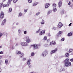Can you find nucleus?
Wrapping results in <instances>:
<instances>
[{
    "instance_id": "obj_1",
    "label": "nucleus",
    "mask_w": 73,
    "mask_h": 73,
    "mask_svg": "<svg viewBox=\"0 0 73 73\" xmlns=\"http://www.w3.org/2000/svg\"><path fill=\"white\" fill-rule=\"evenodd\" d=\"M66 66H69L71 65V62H69V60L68 58L66 59L64 61Z\"/></svg>"
},
{
    "instance_id": "obj_2",
    "label": "nucleus",
    "mask_w": 73,
    "mask_h": 73,
    "mask_svg": "<svg viewBox=\"0 0 73 73\" xmlns=\"http://www.w3.org/2000/svg\"><path fill=\"white\" fill-rule=\"evenodd\" d=\"M40 46V45L37 44H34L33 45V48L34 49H38Z\"/></svg>"
},
{
    "instance_id": "obj_3",
    "label": "nucleus",
    "mask_w": 73,
    "mask_h": 73,
    "mask_svg": "<svg viewBox=\"0 0 73 73\" xmlns=\"http://www.w3.org/2000/svg\"><path fill=\"white\" fill-rule=\"evenodd\" d=\"M48 51L47 50H45L42 54V56L43 57H45L46 56V54H48Z\"/></svg>"
},
{
    "instance_id": "obj_4",
    "label": "nucleus",
    "mask_w": 73,
    "mask_h": 73,
    "mask_svg": "<svg viewBox=\"0 0 73 73\" xmlns=\"http://www.w3.org/2000/svg\"><path fill=\"white\" fill-rule=\"evenodd\" d=\"M21 44L22 46H28V44H27V42H23L21 43Z\"/></svg>"
},
{
    "instance_id": "obj_5",
    "label": "nucleus",
    "mask_w": 73,
    "mask_h": 73,
    "mask_svg": "<svg viewBox=\"0 0 73 73\" xmlns=\"http://www.w3.org/2000/svg\"><path fill=\"white\" fill-rule=\"evenodd\" d=\"M57 48H56L54 50H53L51 51L50 52V54H53V53H54L55 52H57Z\"/></svg>"
},
{
    "instance_id": "obj_6",
    "label": "nucleus",
    "mask_w": 73,
    "mask_h": 73,
    "mask_svg": "<svg viewBox=\"0 0 73 73\" xmlns=\"http://www.w3.org/2000/svg\"><path fill=\"white\" fill-rule=\"evenodd\" d=\"M4 12L3 11H1V14L0 16V18L1 19H3V18L4 17Z\"/></svg>"
},
{
    "instance_id": "obj_7",
    "label": "nucleus",
    "mask_w": 73,
    "mask_h": 73,
    "mask_svg": "<svg viewBox=\"0 0 73 73\" xmlns=\"http://www.w3.org/2000/svg\"><path fill=\"white\" fill-rule=\"evenodd\" d=\"M6 21H7V20H6V19H4L2 22L1 25H4L5 24V23H6Z\"/></svg>"
},
{
    "instance_id": "obj_8",
    "label": "nucleus",
    "mask_w": 73,
    "mask_h": 73,
    "mask_svg": "<svg viewBox=\"0 0 73 73\" xmlns=\"http://www.w3.org/2000/svg\"><path fill=\"white\" fill-rule=\"evenodd\" d=\"M50 6V4L49 3H46L45 5V8H48Z\"/></svg>"
},
{
    "instance_id": "obj_9",
    "label": "nucleus",
    "mask_w": 73,
    "mask_h": 73,
    "mask_svg": "<svg viewBox=\"0 0 73 73\" xmlns=\"http://www.w3.org/2000/svg\"><path fill=\"white\" fill-rule=\"evenodd\" d=\"M63 26V25L61 23H59L58 25V27L59 28H61Z\"/></svg>"
},
{
    "instance_id": "obj_10",
    "label": "nucleus",
    "mask_w": 73,
    "mask_h": 73,
    "mask_svg": "<svg viewBox=\"0 0 73 73\" xmlns=\"http://www.w3.org/2000/svg\"><path fill=\"white\" fill-rule=\"evenodd\" d=\"M27 37L28 38H27L26 39V42L28 43H30V42H31V40L29 38V37L28 36H27Z\"/></svg>"
},
{
    "instance_id": "obj_11",
    "label": "nucleus",
    "mask_w": 73,
    "mask_h": 73,
    "mask_svg": "<svg viewBox=\"0 0 73 73\" xmlns=\"http://www.w3.org/2000/svg\"><path fill=\"white\" fill-rule=\"evenodd\" d=\"M45 34V31H41L40 33L39 34V35L40 36H42V35H43Z\"/></svg>"
},
{
    "instance_id": "obj_12",
    "label": "nucleus",
    "mask_w": 73,
    "mask_h": 73,
    "mask_svg": "<svg viewBox=\"0 0 73 73\" xmlns=\"http://www.w3.org/2000/svg\"><path fill=\"white\" fill-rule=\"evenodd\" d=\"M31 59H29L27 61V64H28V65H30L31 64Z\"/></svg>"
},
{
    "instance_id": "obj_13",
    "label": "nucleus",
    "mask_w": 73,
    "mask_h": 73,
    "mask_svg": "<svg viewBox=\"0 0 73 73\" xmlns=\"http://www.w3.org/2000/svg\"><path fill=\"white\" fill-rule=\"evenodd\" d=\"M61 5H62V2L60 1L58 3L59 7V8L60 7H61Z\"/></svg>"
},
{
    "instance_id": "obj_14",
    "label": "nucleus",
    "mask_w": 73,
    "mask_h": 73,
    "mask_svg": "<svg viewBox=\"0 0 73 73\" xmlns=\"http://www.w3.org/2000/svg\"><path fill=\"white\" fill-rule=\"evenodd\" d=\"M52 10H49L47 12V15H50V14L51 13H52Z\"/></svg>"
},
{
    "instance_id": "obj_15",
    "label": "nucleus",
    "mask_w": 73,
    "mask_h": 73,
    "mask_svg": "<svg viewBox=\"0 0 73 73\" xmlns=\"http://www.w3.org/2000/svg\"><path fill=\"white\" fill-rule=\"evenodd\" d=\"M52 11L54 12H55L57 11V9L56 7L53 8Z\"/></svg>"
},
{
    "instance_id": "obj_16",
    "label": "nucleus",
    "mask_w": 73,
    "mask_h": 73,
    "mask_svg": "<svg viewBox=\"0 0 73 73\" xmlns=\"http://www.w3.org/2000/svg\"><path fill=\"white\" fill-rule=\"evenodd\" d=\"M12 0H8V6H9L10 3H11V2H12Z\"/></svg>"
},
{
    "instance_id": "obj_17",
    "label": "nucleus",
    "mask_w": 73,
    "mask_h": 73,
    "mask_svg": "<svg viewBox=\"0 0 73 73\" xmlns=\"http://www.w3.org/2000/svg\"><path fill=\"white\" fill-rule=\"evenodd\" d=\"M38 4V3L37 2H35L34 3V4L33 5V7L34 6H36V5Z\"/></svg>"
},
{
    "instance_id": "obj_18",
    "label": "nucleus",
    "mask_w": 73,
    "mask_h": 73,
    "mask_svg": "<svg viewBox=\"0 0 73 73\" xmlns=\"http://www.w3.org/2000/svg\"><path fill=\"white\" fill-rule=\"evenodd\" d=\"M5 64L6 65H7L8 64V60L7 59H6L5 60Z\"/></svg>"
},
{
    "instance_id": "obj_19",
    "label": "nucleus",
    "mask_w": 73,
    "mask_h": 73,
    "mask_svg": "<svg viewBox=\"0 0 73 73\" xmlns=\"http://www.w3.org/2000/svg\"><path fill=\"white\" fill-rule=\"evenodd\" d=\"M40 24L42 25L44 24H45V22L44 21V20H43V19H42V21L40 22Z\"/></svg>"
},
{
    "instance_id": "obj_20",
    "label": "nucleus",
    "mask_w": 73,
    "mask_h": 73,
    "mask_svg": "<svg viewBox=\"0 0 73 73\" xmlns=\"http://www.w3.org/2000/svg\"><path fill=\"white\" fill-rule=\"evenodd\" d=\"M56 4L55 3H54L52 5V7L53 8H56Z\"/></svg>"
},
{
    "instance_id": "obj_21",
    "label": "nucleus",
    "mask_w": 73,
    "mask_h": 73,
    "mask_svg": "<svg viewBox=\"0 0 73 73\" xmlns=\"http://www.w3.org/2000/svg\"><path fill=\"white\" fill-rule=\"evenodd\" d=\"M72 33H70L68 34V36H72Z\"/></svg>"
},
{
    "instance_id": "obj_22",
    "label": "nucleus",
    "mask_w": 73,
    "mask_h": 73,
    "mask_svg": "<svg viewBox=\"0 0 73 73\" xmlns=\"http://www.w3.org/2000/svg\"><path fill=\"white\" fill-rule=\"evenodd\" d=\"M41 32V30H40V29H39L38 31H36V32L37 33H40Z\"/></svg>"
},
{
    "instance_id": "obj_23",
    "label": "nucleus",
    "mask_w": 73,
    "mask_h": 73,
    "mask_svg": "<svg viewBox=\"0 0 73 73\" xmlns=\"http://www.w3.org/2000/svg\"><path fill=\"white\" fill-rule=\"evenodd\" d=\"M65 69L64 68H62L60 69V72H62V71H64Z\"/></svg>"
},
{
    "instance_id": "obj_24",
    "label": "nucleus",
    "mask_w": 73,
    "mask_h": 73,
    "mask_svg": "<svg viewBox=\"0 0 73 73\" xmlns=\"http://www.w3.org/2000/svg\"><path fill=\"white\" fill-rule=\"evenodd\" d=\"M21 52L20 51H18L17 52V54H21Z\"/></svg>"
},
{
    "instance_id": "obj_25",
    "label": "nucleus",
    "mask_w": 73,
    "mask_h": 73,
    "mask_svg": "<svg viewBox=\"0 0 73 73\" xmlns=\"http://www.w3.org/2000/svg\"><path fill=\"white\" fill-rule=\"evenodd\" d=\"M69 53H66L65 54V57H68V56H69Z\"/></svg>"
},
{
    "instance_id": "obj_26",
    "label": "nucleus",
    "mask_w": 73,
    "mask_h": 73,
    "mask_svg": "<svg viewBox=\"0 0 73 73\" xmlns=\"http://www.w3.org/2000/svg\"><path fill=\"white\" fill-rule=\"evenodd\" d=\"M9 11L10 12H12V9L11 8H10L9 9Z\"/></svg>"
},
{
    "instance_id": "obj_27",
    "label": "nucleus",
    "mask_w": 73,
    "mask_h": 73,
    "mask_svg": "<svg viewBox=\"0 0 73 73\" xmlns=\"http://www.w3.org/2000/svg\"><path fill=\"white\" fill-rule=\"evenodd\" d=\"M23 56H24V54L23 53L21 54V55L20 56V58H21L22 57H23Z\"/></svg>"
},
{
    "instance_id": "obj_28",
    "label": "nucleus",
    "mask_w": 73,
    "mask_h": 73,
    "mask_svg": "<svg viewBox=\"0 0 73 73\" xmlns=\"http://www.w3.org/2000/svg\"><path fill=\"white\" fill-rule=\"evenodd\" d=\"M52 42V45H55V44H56V43L55 41H53Z\"/></svg>"
},
{
    "instance_id": "obj_29",
    "label": "nucleus",
    "mask_w": 73,
    "mask_h": 73,
    "mask_svg": "<svg viewBox=\"0 0 73 73\" xmlns=\"http://www.w3.org/2000/svg\"><path fill=\"white\" fill-rule=\"evenodd\" d=\"M22 16V13H19V17H21Z\"/></svg>"
},
{
    "instance_id": "obj_30",
    "label": "nucleus",
    "mask_w": 73,
    "mask_h": 73,
    "mask_svg": "<svg viewBox=\"0 0 73 73\" xmlns=\"http://www.w3.org/2000/svg\"><path fill=\"white\" fill-rule=\"evenodd\" d=\"M34 55H35V53L34 52H32L31 53V56H34Z\"/></svg>"
},
{
    "instance_id": "obj_31",
    "label": "nucleus",
    "mask_w": 73,
    "mask_h": 73,
    "mask_svg": "<svg viewBox=\"0 0 73 73\" xmlns=\"http://www.w3.org/2000/svg\"><path fill=\"white\" fill-rule=\"evenodd\" d=\"M13 2L14 3H16V2H17V1H18V0H13Z\"/></svg>"
},
{
    "instance_id": "obj_32",
    "label": "nucleus",
    "mask_w": 73,
    "mask_h": 73,
    "mask_svg": "<svg viewBox=\"0 0 73 73\" xmlns=\"http://www.w3.org/2000/svg\"><path fill=\"white\" fill-rule=\"evenodd\" d=\"M40 14V12H38V13H37L35 15L36 16H38V15H39Z\"/></svg>"
},
{
    "instance_id": "obj_33",
    "label": "nucleus",
    "mask_w": 73,
    "mask_h": 73,
    "mask_svg": "<svg viewBox=\"0 0 73 73\" xmlns=\"http://www.w3.org/2000/svg\"><path fill=\"white\" fill-rule=\"evenodd\" d=\"M52 29L53 30H56V28L55 27H53L52 28Z\"/></svg>"
},
{
    "instance_id": "obj_34",
    "label": "nucleus",
    "mask_w": 73,
    "mask_h": 73,
    "mask_svg": "<svg viewBox=\"0 0 73 73\" xmlns=\"http://www.w3.org/2000/svg\"><path fill=\"white\" fill-rule=\"evenodd\" d=\"M28 2L29 3H32V0H28Z\"/></svg>"
},
{
    "instance_id": "obj_35",
    "label": "nucleus",
    "mask_w": 73,
    "mask_h": 73,
    "mask_svg": "<svg viewBox=\"0 0 73 73\" xmlns=\"http://www.w3.org/2000/svg\"><path fill=\"white\" fill-rule=\"evenodd\" d=\"M3 3H1L0 4V8H1L2 7V6H3Z\"/></svg>"
},
{
    "instance_id": "obj_36",
    "label": "nucleus",
    "mask_w": 73,
    "mask_h": 73,
    "mask_svg": "<svg viewBox=\"0 0 73 73\" xmlns=\"http://www.w3.org/2000/svg\"><path fill=\"white\" fill-rule=\"evenodd\" d=\"M72 51H73V50L71 48H70V49L69 52V53H70V52H72Z\"/></svg>"
},
{
    "instance_id": "obj_37",
    "label": "nucleus",
    "mask_w": 73,
    "mask_h": 73,
    "mask_svg": "<svg viewBox=\"0 0 73 73\" xmlns=\"http://www.w3.org/2000/svg\"><path fill=\"white\" fill-rule=\"evenodd\" d=\"M46 39H47V37H46V36H44V40H46Z\"/></svg>"
},
{
    "instance_id": "obj_38",
    "label": "nucleus",
    "mask_w": 73,
    "mask_h": 73,
    "mask_svg": "<svg viewBox=\"0 0 73 73\" xmlns=\"http://www.w3.org/2000/svg\"><path fill=\"white\" fill-rule=\"evenodd\" d=\"M3 7H7V5H3Z\"/></svg>"
},
{
    "instance_id": "obj_39",
    "label": "nucleus",
    "mask_w": 73,
    "mask_h": 73,
    "mask_svg": "<svg viewBox=\"0 0 73 73\" xmlns=\"http://www.w3.org/2000/svg\"><path fill=\"white\" fill-rule=\"evenodd\" d=\"M52 45H53L52 42H50V44H49V45H50V46H52Z\"/></svg>"
},
{
    "instance_id": "obj_40",
    "label": "nucleus",
    "mask_w": 73,
    "mask_h": 73,
    "mask_svg": "<svg viewBox=\"0 0 73 73\" xmlns=\"http://www.w3.org/2000/svg\"><path fill=\"white\" fill-rule=\"evenodd\" d=\"M62 31H59V32L58 33L59 34V35H61V34H62Z\"/></svg>"
},
{
    "instance_id": "obj_41",
    "label": "nucleus",
    "mask_w": 73,
    "mask_h": 73,
    "mask_svg": "<svg viewBox=\"0 0 73 73\" xmlns=\"http://www.w3.org/2000/svg\"><path fill=\"white\" fill-rule=\"evenodd\" d=\"M57 36L58 37H60V36H61V35H60V34H59V33H58L57 35Z\"/></svg>"
},
{
    "instance_id": "obj_42",
    "label": "nucleus",
    "mask_w": 73,
    "mask_h": 73,
    "mask_svg": "<svg viewBox=\"0 0 73 73\" xmlns=\"http://www.w3.org/2000/svg\"><path fill=\"white\" fill-rule=\"evenodd\" d=\"M18 32L19 34H20V33L21 32V30L19 29L18 30Z\"/></svg>"
},
{
    "instance_id": "obj_43",
    "label": "nucleus",
    "mask_w": 73,
    "mask_h": 73,
    "mask_svg": "<svg viewBox=\"0 0 73 73\" xmlns=\"http://www.w3.org/2000/svg\"><path fill=\"white\" fill-rule=\"evenodd\" d=\"M64 40H65V39H64V38H62L61 41H64Z\"/></svg>"
},
{
    "instance_id": "obj_44",
    "label": "nucleus",
    "mask_w": 73,
    "mask_h": 73,
    "mask_svg": "<svg viewBox=\"0 0 73 73\" xmlns=\"http://www.w3.org/2000/svg\"><path fill=\"white\" fill-rule=\"evenodd\" d=\"M45 46L46 47H48L49 46V45L48 44H46L45 45Z\"/></svg>"
},
{
    "instance_id": "obj_45",
    "label": "nucleus",
    "mask_w": 73,
    "mask_h": 73,
    "mask_svg": "<svg viewBox=\"0 0 73 73\" xmlns=\"http://www.w3.org/2000/svg\"><path fill=\"white\" fill-rule=\"evenodd\" d=\"M27 11H28V9H24V11L25 12H27Z\"/></svg>"
},
{
    "instance_id": "obj_46",
    "label": "nucleus",
    "mask_w": 73,
    "mask_h": 73,
    "mask_svg": "<svg viewBox=\"0 0 73 73\" xmlns=\"http://www.w3.org/2000/svg\"><path fill=\"white\" fill-rule=\"evenodd\" d=\"M64 11H62L61 12V14H64Z\"/></svg>"
},
{
    "instance_id": "obj_47",
    "label": "nucleus",
    "mask_w": 73,
    "mask_h": 73,
    "mask_svg": "<svg viewBox=\"0 0 73 73\" xmlns=\"http://www.w3.org/2000/svg\"><path fill=\"white\" fill-rule=\"evenodd\" d=\"M23 33L24 34H27V31H25Z\"/></svg>"
},
{
    "instance_id": "obj_48",
    "label": "nucleus",
    "mask_w": 73,
    "mask_h": 73,
    "mask_svg": "<svg viewBox=\"0 0 73 73\" xmlns=\"http://www.w3.org/2000/svg\"><path fill=\"white\" fill-rule=\"evenodd\" d=\"M0 54H3V51H1L0 52Z\"/></svg>"
},
{
    "instance_id": "obj_49",
    "label": "nucleus",
    "mask_w": 73,
    "mask_h": 73,
    "mask_svg": "<svg viewBox=\"0 0 73 73\" xmlns=\"http://www.w3.org/2000/svg\"><path fill=\"white\" fill-rule=\"evenodd\" d=\"M2 35H3L2 33H0V38L2 36Z\"/></svg>"
},
{
    "instance_id": "obj_50",
    "label": "nucleus",
    "mask_w": 73,
    "mask_h": 73,
    "mask_svg": "<svg viewBox=\"0 0 73 73\" xmlns=\"http://www.w3.org/2000/svg\"><path fill=\"white\" fill-rule=\"evenodd\" d=\"M47 42H50V40L48 39L47 41Z\"/></svg>"
},
{
    "instance_id": "obj_51",
    "label": "nucleus",
    "mask_w": 73,
    "mask_h": 73,
    "mask_svg": "<svg viewBox=\"0 0 73 73\" xmlns=\"http://www.w3.org/2000/svg\"><path fill=\"white\" fill-rule=\"evenodd\" d=\"M70 61L71 62H73V58L71 59L70 60Z\"/></svg>"
},
{
    "instance_id": "obj_52",
    "label": "nucleus",
    "mask_w": 73,
    "mask_h": 73,
    "mask_svg": "<svg viewBox=\"0 0 73 73\" xmlns=\"http://www.w3.org/2000/svg\"><path fill=\"white\" fill-rule=\"evenodd\" d=\"M18 45H19V43H17L15 45V46H17Z\"/></svg>"
},
{
    "instance_id": "obj_53",
    "label": "nucleus",
    "mask_w": 73,
    "mask_h": 73,
    "mask_svg": "<svg viewBox=\"0 0 73 73\" xmlns=\"http://www.w3.org/2000/svg\"><path fill=\"white\" fill-rule=\"evenodd\" d=\"M72 25V23H70L69 25L68 26L69 27H70L71 26V25Z\"/></svg>"
},
{
    "instance_id": "obj_54",
    "label": "nucleus",
    "mask_w": 73,
    "mask_h": 73,
    "mask_svg": "<svg viewBox=\"0 0 73 73\" xmlns=\"http://www.w3.org/2000/svg\"><path fill=\"white\" fill-rule=\"evenodd\" d=\"M26 60V58H23V61H25Z\"/></svg>"
},
{
    "instance_id": "obj_55",
    "label": "nucleus",
    "mask_w": 73,
    "mask_h": 73,
    "mask_svg": "<svg viewBox=\"0 0 73 73\" xmlns=\"http://www.w3.org/2000/svg\"><path fill=\"white\" fill-rule=\"evenodd\" d=\"M69 3L68 4V5H70V1H69Z\"/></svg>"
},
{
    "instance_id": "obj_56",
    "label": "nucleus",
    "mask_w": 73,
    "mask_h": 73,
    "mask_svg": "<svg viewBox=\"0 0 73 73\" xmlns=\"http://www.w3.org/2000/svg\"><path fill=\"white\" fill-rule=\"evenodd\" d=\"M15 49V47L14 46H13L12 47V49Z\"/></svg>"
},
{
    "instance_id": "obj_57",
    "label": "nucleus",
    "mask_w": 73,
    "mask_h": 73,
    "mask_svg": "<svg viewBox=\"0 0 73 73\" xmlns=\"http://www.w3.org/2000/svg\"><path fill=\"white\" fill-rule=\"evenodd\" d=\"M16 25H19V23H16Z\"/></svg>"
},
{
    "instance_id": "obj_58",
    "label": "nucleus",
    "mask_w": 73,
    "mask_h": 73,
    "mask_svg": "<svg viewBox=\"0 0 73 73\" xmlns=\"http://www.w3.org/2000/svg\"><path fill=\"white\" fill-rule=\"evenodd\" d=\"M29 68H31V65H29Z\"/></svg>"
},
{
    "instance_id": "obj_59",
    "label": "nucleus",
    "mask_w": 73,
    "mask_h": 73,
    "mask_svg": "<svg viewBox=\"0 0 73 73\" xmlns=\"http://www.w3.org/2000/svg\"><path fill=\"white\" fill-rule=\"evenodd\" d=\"M48 36H50V33H48Z\"/></svg>"
},
{
    "instance_id": "obj_60",
    "label": "nucleus",
    "mask_w": 73,
    "mask_h": 73,
    "mask_svg": "<svg viewBox=\"0 0 73 73\" xmlns=\"http://www.w3.org/2000/svg\"><path fill=\"white\" fill-rule=\"evenodd\" d=\"M30 73H35V72H31Z\"/></svg>"
},
{
    "instance_id": "obj_61",
    "label": "nucleus",
    "mask_w": 73,
    "mask_h": 73,
    "mask_svg": "<svg viewBox=\"0 0 73 73\" xmlns=\"http://www.w3.org/2000/svg\"><path fill=\"white\" fill-rule=\"evenodd\" d=\"M1 68H0V72H1Z\"/></svg>"
},
{
    "instance_id": "obj_62",
    "label": "nucleus",
    "mask_w": 73,
    "mask_h": 73,
    "mask_svg": "<svg viewBox=\"0 0 73 73\" xmlns=\"http://www.w3.org/2000/svg\"><path fill=\"white\" fill-rule=\"evenodd\" d=\"M6 0H3V2H4V1H5Z\"/></svg>"
},
{
    "instance_id": "obj_63",
    "label": "nucleus",
    "mask_w": 73,
    "mask_h": 73,
    "mask_svg": "<svg viewBox=\"0 0 73 73\" xmlns=\"http://www.w3.org/2000/svg\"><path fill=\"white\" fill-rule=\"evenodd\" d=\"M2 48V46H0V48Z\"/></svg>"
},
{
    "instance_id": "obj_64",
    "label": "nucleus",
    "mask_w": 73,
    "mask_h": 73,
    "mask_svg": "<svg viewBox=\"0 0 73 73\" xmlns=\"http://www.w3.org/2000/svg\"><path fill=\"white\" fill-rule=\"evenodd\" d=\"M2 56H0V58H1Z\"/></svg>"
}]
</instances>
